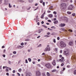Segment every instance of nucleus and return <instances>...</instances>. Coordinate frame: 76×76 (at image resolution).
I'll list each match as a JSON object with an SVG mask.
<instances>
[{
    "label": "nucleus",
    "instance_id": "nucleus-1",
    "mask_svg": "<svg viewBox=\"0 0 76 76\" xmlns=\"http://www.w3.org/2000/svg\"><path fill=\"white\" fill-rule=\"evenodd\" d=\"M60 45L61 47V48H64L66 46V43L63 41H61L60 42Z\"/></svg>",
    "mask_w": 76,
    "mask_h": 76
},
{
    "label": "nucleus",
    "instance_id": "nucleus-2",
    "mask_svg": "<svg viewBox=\"0 0 76 76\" xmlns=\"http://www.w3.org/2000/svg\"><path fill=\"white\" fill-rule=\"evenodd\" d=\"M45 66L47 68V69H50L51 67V66L50 63H47L45 64Z\"/></svg>",
    "mask_w": 76,
    "mask_h": 76
},
{
    "label": "nucleus",
    "instance_id": "nucleus-3",
    "mask_svg": "<svg viewBox=\"0 0 76 76\" xmlns=\"http://www.w3.org/2000/svg\"><path fill=\"white\" fill-rule=\"evenodd\" d=\"M61 9H63V8H64V7H66L67 6V4L64 3H62L61 4Z\"/></svg>",
    "mask_w": 76,
    "mask_h": 76
},
{
    "label": "nucleus",
    "instance_id": "nucleus-4",
    "mask_svg": "<svg viewBox=\"0 0 76 76\" xmlns=\"http://www.w3.org/2000/svg\"><path fill=\"white\" fill-rule=\"evenodd\" d=\"M50 50H51V48L50 47H47L44 50V52L50 51Z\"/></svg>",
    "mask_w": 76,
    "mask_h": 76
},
{
    "label": "nucleus",
    "instance_id": "nucleus-5",
    "mask_svg": "<svg viewBox=\"0 0 76 76\" xmlns=\"http://www.w3.org/2000/svg\"><path fill=\"white\" fill-rule=\"evenodd\" d=\"M41 72L39 71H37L36 72V76H41Z\"/></svg>",
    "mask_w": 76,
    "mask_h": 76
},
{
    "label": "nucleus",
    "instance_id": "nucleus-6",
    "mask_svg": "<svg viewBox=\"0 0 76 76\" xmlns=\"http://www.w3.org/2000/svg\"><path fill=\"white\" fill-rule=\"evenodd\" d=\"M69 52L67 51H65L64 53V54L66 56H68L69 55Z\"/></svg>",
    "mask_w": 76,
    "mask_h": 76
},
{
    "label": "nucleus",
    "instance_id": "nucleus-7",
    "mask_svg": "<svg viewBox=\"0 0 76 76\" xmlns=\"http://www.w3.org/2000/svg\"><path fill=\"white\" fill-rule=\"evenodd\" d=\"M74 7L73 5H70V6L68 7V9L69 10H72V8H73Z\"/></svg>",
    "mask_w": 76,
    "mask_h": 76
},
{
    "label": "nucleus",
    "instance_id": "nucleus-8",
    "mask_svg": "<svg viewBox=\"0 0 76 76\" xmlns=\"http://www.w3.org/2000/svg\"><path fill=\"white\" fill-rule=\"evenodd\" d=\"M45 57L47 60L50 61L51 60V56H46Z\"/></svg>",
    "mask_w": 76,
    "mask_h": 76
},
{
    "label": "nucleus",
    "instance_id": "nucleus-9",
    "mask_svg": "<svg viewBox=\"0 0 76 76\" xmlns=\"http://www.w3.org/2000/svg\"><path fill=\"white\" fill-rule=\"evenodd\" d=\"M65 25H66V24L64 23H61L59 25V26L64 27Z\"/></svg>",
    "mask_w": 76,
    "mask_h": 76
},
{
    "label": "nucleus",
    "instance_id": "nucleus-10",
    "mask_svg": "<svg viewBox=\"0 0 76 76\" xmlns=\"http://www.w3.org/2000/svg\"><path fill=\"white\" fill-rule=\"evenodd\" d=\"M52 64L53 66H56V61L55 60H54L52 62Z\"/></svg>",
    "mask_w": 76,
    "mask_h": 76
},
{
    "label": "nucleus",
    "instance_id": "nucleus-11",
    "mask_svg": "<svg viewBox=\"0 0 76 76\" xmlns=\"http://www.w3.org/2000/svg\"><path fill=\"white\" fill-rule=\"evenodd\" d=\"M64 20H65L66 22H67V21H68V19H67V18L66 17H64Z\"/></svg>",
    "mask_w": 76,
    "mask_h": 76
},
{
    "label": "nucleus",
    "instance_id": "nucleus-12",
    "mask_svg": "<svg viewBox=\"0 0 76 76\" xmlns=\"http://www.w3.org/2000/svg\"><path fill=\"white\" fill-rule=\"evenodd\" d=\"M48 16L49 18H53V15L52 14H49L48 15Z\"/></svg>",
    "mask_w": 76,
    "mask_h": 76
},
{
    "label": "nucleus",
    "instance_id": "nucleus-13",
    "mask_svg": "<svg viewBox=\"0 0 76 76\" xmlns=\"http://www.w3.org/2000/svg\"><path fill=\"white\" fill-rule=\"evenodd\" d=\"M43 30H42V29H40V30H39L38 33L39 34V33H41V32Z\"/></svg>",
    "mask_w": 76,
    "mask_h": 76
},
{
    "label": "nucleus",
    "instance_id": "nucleus-14",
    "mask_svg": "<svg viewBox=\"0 0 76 76\" xmlns=\"http://www.w3.org/2000/svg\"><path fill=\"white\" fill-rule=\"evenodd\" d=\"M70 45H73V42H70L69 43Z\"/></svg>",
    "mask_w": 76,
    "mask_h": 76
},
{
    "label": "nucleus",
    "instance_id": "nucleus-15",
    "mask_svg": "<svg viewBox=\"0 0 76 76\" xmlns=\"http://www.w3.org/2000/svg\"><path fill=\"white\" fill-rule=\"evenodd\" d=\"M47 76H50V74L49 72H47L46 73Z\"/></svg>",
    "mask_w": 76,
    "mask_h": 76
},
{
    "label": "nucleus",
    "instance_id": "nucleus-16",
    "mask_svg": "<svg viewBox=\"0 0 76 76\" xmlns=\"http://www.w3.org/2000/svg\"><path fill=\"white\" fill-rule=\"evenodd\" d=\"M54 24H57V23H58V21L56 20L54 22Z\"/></svg>",
    "mask_w": 76,
    "mask_h": 76
},
{
    "label": "nucleus",
    "instance_id": "nucleus-17",
    "mask_svg": "<svg viewBox=\"0 0 76 76\" xmlns=\"http://www.w3.org/2000/svg\"><path fill=\"white\" fill-rule=\"evenodd\" d=\"M60 30L61 31H65V29L64 28H62L60 29Z\"/></svg>",
    "mask_w": 76,
    "mask_h": 76
},
{
    "label": "nucleus",
    "instance_id": "nucleus-18",
    "mask_svg": "<svg viewBox=\"0 0 76 76\" xmlns=\"http://www.w3.org/2000/svg\"><path fill=\"white\" fill-rule=\"evenodd\" d=\"M50 37V36L48 35H45V38H48V37Z\"/></svg>",
    "mask_w": 76,
    "mask_h": 76
},
{
    "label": "nucleus",
    "instance_id": "nucleus-19",
    "mask_svg": "<svg viewBox=\"0 0 76 76\" xmlns=\"http://www.w3.org/2000/svg\"><path fill=\"white\" fill-rule=\"evenodd\" d=\"M58 50V49L57 48H55V51L56 52V53H57V51Z\"/></svg>",
    "mask_w": 76,
    "mask_h": 76
},
{
    "label": "nucleus",
    "instance_id": "nucleus-20",
    "mask_svg": "<svg viewBox=\"0 0 76 76\" xmlns=\"http://www.w3.org/2000/svg\"><path fill=\"white\" fill-rule=\"evenodd\" d=\"M18 72H21L22 71V69L21 68H20L18 70Z\"/></svg>",
    "mask_w": 76,
    "mask_h": 76
},
{
    "label": "nucleus",
    "instance_id": "nucleus-21",
    "mask_svg": "<svg viewBox=\"0 0 76 76\" xmlns=\"http://www.w3.org/2000/svg\"><path fill=\"white\" fill-rule=\"evenodd\" d=\"M67 13L68 15H70L72 13L69 11L67 12Z\"/></svg>",
    "mask_w": 76,
    "mask_h": 76
},
{
    "label": "nucleus",
    "instance_id": "nucleus-22",
    "mask_svg": "<svg viewBox=\"0 0 76 76\" xmlns=\"http://www.w3.org/2000/svg\"><path fill=\"white\" fill-rule=\"evenodd\" d=\"M44 17V15L42 14V16H41V19H42V18H43Z\"/></svg>",
    "mask_w": 76,
    "mask_h": 76
},
{
    "label": "nucleus",
    "instance_id": "nucleus-23",
    "mask_svg": "<svg viewBox=\"0 0 76 76\" xmlns=\"http://www.w3.org/2000/svg\"><path fill=\"white\" fill-rule=\"evenodd\" d=\"M59 61H60L61 62V63H63V60H61V59H59Z\"/></svg>",
    "mask_w": 76,
    "mask_h": 76
},
{
    "label": "nucleus",
    "instance_id": "nucleus-24",
    "mask_svg": "<svg viewBox=\"0 0 76 76\" xmlns=\"http://www.w3.org/2000/svg\"><path fill=\"white\" fill-rule=\"evenodd\" d=\"M42 75L43 76H46L45 75V73L44 72L42 73Z\"/></svg>",
    "mask_w": 76,
    "mask_h": 76
},
{
    "label": "nucleus",
    "instance_id": "nucleus-25",
    "mask_svg": "<svg viewBox=\"0 0 76 76\" xmlns=\"http://www.w3.org/2000/svg\"><path fill=\"white\" fill-rule=\"evenodd\" d=\"M74 75H76V69L74 71Z\"/></svg>",
    "mask_w": 76,
    "mask_h": 76
},
{
    "label": "nucleus",
    "instance_id": "nucleus-26",
    "mask_svg": "<svg viewBox=\"0 0 76 76\" xmlns=\"http://www.w3.org/2000/svg\"><path fill=\"white\" fill-rule=\"evenodd\" d=\"M53 8V6H51L50 7L49 9H52Z\"/></svg>",
    "mask_w": 76,
    "mask_h": 76
},
{
    "label": "nucleus",
    "instance_id": "nucleus-27",
    "mask_svg": "<svg viewBox=\"0 0 76 76\" xmlns=\"http://www.w3.org/2000/svg\"><path fill=\"white\" fill-rule=\"evenodd\" d=\"M29 3H31L32 2V0H29Z\"/></svg>",
    "mask_w": 76,
    "mask_h": 76
},
{
    "label": "nucleus",
    "instance_id": "nucleus-28",
    "mask_svg": "<svg viewBox=\"0 0 76 76\" xmlns=\"http://www.w3.org/2000/svg\"><path fill=\"white\" fill-rule=\"evenodd\" d=\"M28 60L29 61V62H31V58H28Z\"/></svg>",
    "mask_w": 76,
    "mask_h": 76
},
{
    "label": "nucleus",
    "instance_id": "nucleus-29",
    "mask_svg": "<svg viewBox=\"0 0 76 76\" xmlns=\"http://www.w3.org/2000/svg\"><path fill=\"white\" fill-rule=\"evenodd\" d=\"M68 31H69V32H72V30L70 29L68 30Z\"/></svg>",
    "mask_w": 76,
    "mask_h": 76
},
{
    "label": "nucleus",
    "instance_id": "nucleus-30",
    "mask_svg": "<svg viewBox=\"0 0 76 76\" xmlns=\"http://www.w3.org/2000/svg\"><path fill=\"white\" fill-rule=\"evenodd\" d=\"M13 54H16V52L15 51L13 52Z\"/></svg>",
    "mask_w": 76,
    "mask_h": 76
},
{
    "label": "nucleus",
    "instance_id": "nucleus-31",
    "mask_svg": "<svg viewBox=\"0 0 76 76\" xmlns=\"http://www.w3.org/2000/svg\"><path fill=\"white\" fill-rule=\"evenodd\" d=\"M40 3H42V2H43V0H41L40 1Z\"/></svg>",
    "mask_w": 76,
    "mask_h": 76
},
{
    "label": "nucleus",
    "instance_id": "nucleus-32",
    "mask_svg": "<svg viewBox=\"0 0 76 76\" xmlns=\"http://www.w3.org/2000/svg\"><path fill=\"white\" fill-rule=\"evenodd\" d=\"M53 42H54V43H56V39H53Z\"/></svg>",
    "mask_w": 76,
    "mask_h": 76
},
{
    "label": "nucleus",
    "instance_id": "nucleus-33",
    "mask_svg": "<svg viewBox=\"0 0 76 76\" xmlns=\"http://www.w3.org/2000/svg\"><path fill=\"white\" fill-rule=\"evenodd\" d=\"M48 35H50V33L48 32H47V33Z\"/></svg>",
    "mask_w": 76,
    "mask_h": 76
},
{
    "label": "nucleus",
    "instance_id": "nucleus-34",
    "mask_svg": "<svg viewBox=\"0 0 76 76\" xmlns=\"http://www.w3.org/2000/svg\"><path fill=\"white\" fill-rule=\"evenodd\" d=\"M72 15L73 16H75V15H76V14H75V13H73L72 14Z\"/></svg>",
    "mask_w": 76,
    "mask_h": 76
},
{
    "label": "nucleus",
    "instance_id": "nucleus-35",
    "mask_svg": "<svg viewBox=\"0 0 76 76\" xmlns=\"http://www.w3.org/2000/svg\"><path fill=\"white\" fill-rule=\"evenodd\" d=\"M53 13L55 15H56V14H57V12H56V11H54L53 12Z\"/></svg>",
    "mask_w": 76,
    "mask_h": 76
},
{
    "label": "nucleus",
    "instance_id": "nucleus-36",
    "mask_svg": "<svg viewBox=\"0 0 76 76\" xmlns=\"http://www.w3.org/2000/svg\"><path fill=\"white\" fill-rule=\"evenodd\" d=\"M56 71V69H54L52 71V72H55Z\"/></svg>",
    "mask_w": 76,
    "mask_h": 76
},
{
    "label": "nucleus",
    "instance_id": "nucleus-37",
    "mask_svg": "<svg viewBox=\"0 0 76 76\" xmlns=\"http://www.w3.org/2000/svg\"><path fill=\"white\" fill-rule=\"evenodd\" d=\"M21 45H24V43L23 42H22L20 44Z\"/></svg>",
    "mask_w": 76,
    "mask_h": 76
},
{
    "label": "nucleus",
    "instance_id": "nucleus-38",
    "mask_svg": "<svg viewBox=\"0 0 76 76\" xmlns=\"http://www.w3.org/2000/svg\"><path fill=\"white\" fill-rule=\"evenodd\" d=\"M42 4H43V6H45V2H43L42 3Z\"/></svg>",
    "mask_w": 76,
    "mask_h": 76
},
{
    "label": "nucleus",
    "instance_id": "nucleus-39",
    "mask_svg": "<svg viewBox=\"0 0 76 76\" xmlns=\"http://www.w3.org/2000/svg\"><path fill=\"white\" fill-rule=\"evenodd\" d=\"M20 61H21V60H20L18 61V64H19L20 63Z\"/></svg>",
    "mask_w": 76,
    "mask_h": 76
},
{
    "label": "nucleus",
    "instance_id": "nucleus-40",
    "mask_svg": "<svg viewBox=\"0 0 76 76\" xmlns=\"http://www.w3.org/2000/svg\"><path fill=\"white\" fill-rule=\"evenodd\" d=\"M9 7H10H10H12V6H11V5H10V4H9Z\"/></svg>",
    "mask_w": 76,
    "mask_h": 76
},
{
    "label": "nucleus",
    "instance_id": "nucleus-41",
    "mask_svg": "<svg viewBox=\"0 0 76 76\" xmlns=\"http://www.w3.org/2000/svg\"><path fill=\"white\" fill-rule=\"evenodd\" d=\"M45 11H44L42 15H45Z\"/></svg>",
    "mask_w": 76,
    "mask_h": 76
},
{
    "label": "nucleus",
    "instance_id": "nucleus-42",
    "mask_svg": "<svg viewBox=\"0 0 76 76\" xmlns=\"http://www.w3.org/2000/svg\"><path fill=\"white\" fill-rule=\"evenodd\" d=\"M17 75H18V76H20V74L19 73H17Z\"/></svg>",
    "mask_w": 76,
    "mask_h": 76
},
{
    "label": "nucleus",
    "instance_id": "nucleus-43",
    "mask_svg": "<svg viewBox=\"0 0 76 76\" xmlns=\"http://www.w3.org/2000/svg\"><path fill=\"white\" fill-rule=\"evenodd\" d=\"M17 48H20V46H18L17 47Z\"/></svg>",
    "mask_w": 76,
    "mask_h": 76
},
{
    "label": "nucleus",
    "instance_id": "nucleus-44",
    "mask_svg": "<svg viewBox=\"0 0 76 76\" xmlns=\"http://www.w3.org/2000/svg\"><path fill=\"white\" fill-rule=\"evenodd\" d=\"M51 28H54V29H56V27L55 26H52L51 27Z\"/></svg>",
    "mask_w": 76,
    "mask_h": 76
},
{
    "label": "nucleus",
    "instance_id": "nucleus-45",
    "mask_svg": "<svg viewBox=\"0 0 76 76\" xmlns=\"http://www.w3.org/2000/svg\"><path fill=\"white\" fill-rule=\"evenodd\" d=\"M12 72H13V73H15V72H16V71H15V70H13Z\"/></svg>",
    "mask_w": 76,
    "mask_h": 76
},
{
    "label": "nucleus",
    "instance_id": "nucleus-46",
    "mask_svg": "<svg viewBox=\"0 0 76 76\" xmlns=\"http://www.w3.org/2000/svg\"><path fill=\"white\" fill-rule=\"evenodd\" d=\"M50 12H51V11H50V10H48L47 11V12L48 13H50Z\"/></svg>",
    "mask_w": 76,
    "mask_h": 76
},
{
    "label": "nucleus",
    "instance_id": "nucleus-47",
    "mask_svg": "<svg viewBox=\"0 0 76 76\" xmlns=\"http://www.w3.org/2000/svg\"><path fill=\"white\" fill-rule=\"evenodd\" d=\"M45 19H46V20H47V19H48V17H46L45 18Z\"/></svg>",
    "mask_w": 76,
    "mask_h": 76
},
{
    "label": "nucleus",
    "instance_id": "nucleus-48",
    "mask_svg": "<svg viewBox=\"0 0 76 76\" xmlns=\"http://www.w3.org/2000/svg\"><path fill=\"white\" fill-rule=\"evenodd\" d=\"M48 22H51V20H48Z\"/></svg>",
    "mask_w": 76,
    "mask_h": 76
},
{
    "label": "nucleus",
    "instance_id": "nucleus-49",
    "mask_svg": "<svg viewBox=\"0 0 76 76\" xmlns=\"http://www.w3.org/2000/svg\"><path fill=\"white\" fill-rule=\"evenodd\" d=\"M64 66V64L62 63L61 64V66Z\"/></svg>",
    "mask_w": 76,
    "mask_h": 76
},
{
    "label": "nucleus",
    "instance_id": "nucleus-50",
    "mask_svg": "<svg viewBox=\"0 0 76 76\" xmlns=\"http://www.w3.org/2000/svg\"><path fill=\"white\" fill-rule=\"evenodd\" d=\"M25 41H29V39H27L25 40Z\"/></svg>",
    "mask_w": 76,
    "mask_h": 76
},
{
    "label": "nucleus",
    "instance_id": "nucleus-51",
    "mask_svg": "<svg viewBox=\"0 0 76 76\" xmlns=\"http://www.w3.org/2000/svg\"><path fill=\"white\" fill-rule=\"evenodd\" d=\"M38 9V7H37L36 9L34 10V11H35V10H37Z\"/></svg>",
    "mask_w": 76,
    "mask_h": 76
},
{
    "label": "nucleus",
    "instance_id": "nucleus-52",
    "mask_svg": "<svg viewBox=\"0 0 76 76\" xmlns=\"http://www.w3.org/2000/svg\"><path fill=\"white\" fill-rule=\"evenodd\" d=\"M26 63H28V60L27 59L26 60Z\"/></svg>",
    "mask_w": 76,
    "mask_h": 76
},
{
    "label": "nucleus",
    "instance_id": "nucleus-53",
    "mask_svg": "<svg viewBox=\"0 0 76 76\" xmlns=\"http://www.w3.org/2000/svg\"><path fill=\"white\" fill-rule=\"evenodd\" d=\"M6 75H7V76H9V73H6Z\"/></svg>",
    "mask_w": 76,
    "mask_h": 76
},
{
    "label": "nucleus",
    "instance_id": "nucleus-54",
    "mask_svg": "<svg viewBox=\"0 0 76 76\" xmlns=\"http://www.w3.org/2000/svg\"><path fill=\"white\" fill-rule=\"evenodd\" d=\"M62 1H66L67 0H62Z\"/></svg>",
    "mask_w": 76,
    "mask_h": 76
},
{
    "label": "nucleus",
    "instance_id": "nucleus-55",
    "mask_svg": "<svg viewBox=\"0 0 76 76\" xmlns=\"http://www.w3.org/2000/svg\"><path fill=\"white\" fill-rule=\"evenodd\" d=\"M8 63H9V64H10V63H11V62H10V61H9L8 62Z\"/></svg>",
    "mask_w": 76,
    "mask_h": 76
},
{
    "label": "nucleus",
    "instance_id": "nucleus-56",
    "mask_svg": "<svg viewBox=\"0 0 76 76\" xmlns=\"http://www.w3.org/2000/svg\"><path fill=\"white\" fill-rule=\"evenodd\" d=\"M3 56L4 57H6V55L4 54L3 55Z\"/></svg>",
    "mask_w": 76,
    "mask_h": 76
},
{
    "label": "nucleus",
    "instance_id": "nucleus-57",
    "mask_svg": "<svg viewBox=\"0 0 76 76\" xmlns=\"http://www.w3.org/2000/svg\"><path fill=\"white\" fill-rule=\"evenodd\" d=\"M57 39L58 40H59V39H60V37H58Z\"/></svg>",
    "mask_w": 76,
    "mask_h": 76
},
{
    "label": "nucleus",
    "instance_id": "nucleus-58",
    "mask_svg": "<svg viewBox=\"0 0 76 76\" xmlns=\"http://www.w3.org/2000/svg\"><path fill=\"white\" fill-rule=\"evenodd\" d=\"M41 61V59H38V61L39 62V61Z\"/></svg>",
    "mask_w": 76,
    "mask_h": 76
},
{
    "label": "nucleus",
    "instance_id": "nucleus-59",
    "mask_svg": "<svg viewBox=\"0 0 76 76\" xmlns=\"http://www.w3.org/2000/svg\"><path fill=\"white\" fill-rule=\"evenodd\" d=\"M44 23V22L43 21H42V22H41V23H42V24H43Z\"/></svg>",
    "mask_w": 76,
    "mask_h": 76
},
{
    "label": "nucleus",
    "instance_id": "nucleus-60",
    "mask_svg": "<svg viewBox=\"0 0 76 76\" xmlns=\"http://www.w3.org/2000/svg\"><path fill=\"white\" fill-rule=\"evenodd\" d=\"M8 71H9V69H6V72H8Z\"/></svg>",
    "mask_w": 76,
    "mask_h": 76
},
{
    "label": "nucleus",
    "instance_id": "nucleus-61",
    "mask_svg": "<svg viewBox=\"0 0 76 76\" xmlns=\"http://www.w3.org/2000/svg\"><path fill=\"white\" fill-rule=\"evenodd\" d=\"M23 46H20V48H23Z\"/></svg>",
    "mask_w": 76,
    "mask_h": 76
},
{
    "label": "nucleus",
    "instance_id": "nucleus-62",
    "mask_svg": "<svg viewBox=\"0 0 76 76\" xmlns=\"http://www.w3.org/2000/svg\"><path fill=\"white\" fill-rule=\"evenodd\" d=\"M42 55H45V53H43L42 54Z\"/></svg>",
    "mask_w": 76,
    "mask_h": 76
},
{
    "label": "nucleus",
    "instance_id": "nucleus-63",
    "mask_svg": "<svg viewBox=\"0 0 76 76\" xmlns=\"http://www.w3.org/2000/svg\"><path fill=\"white\" fill-rule=\"evenodd\" d=\"M40 36H39L38 37H37V38H40Z\"/></svg>",
    "mask_w": 76,
    "mask_h": 76
},
{
    "label": "nucleus",
    "instance_id": "nucleus-64",
    "mask_svg": "<svg viewBox=\"0 0 76 76\" xmlns=\"http://www.w3.org/2000/svg\"><path fill=\"white\" fill-rule=\"evenodd\" d=\"M61 58L62 60H64V57H62Z\"/></svg>",
    "mask_w": 76,
    "mask_h": 76
}]
</instances>
